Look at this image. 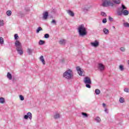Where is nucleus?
<instances>
[{"label":"nucleus","instance_id":"obj_4","mask_svg":"<svg viewBox=\"0 0 129 129\" xmlns=\"http://www.w3.org/2000/svg\"><path fill=\"white\" fill-rule=\"evenodd\" d=\"M127 9V8L125 7V6H124V5L123 4H122L120 7L118 8L117 10V14L118 15V16H121L124 10Z\"/></svg>","mask_w":129,"mask_h":129},{"label":"nucleus","instance_id":"obj_10","mask_svg":"<svg viewBox=\"0 0 129 129\" xmlns=\"http://www.w3.org/2000/svg\"><path fill=\"white\" fill-rule=\"evenodd\" d=\"M48 17H49V13L47 11L44 12L42 17L43 20H47V19H48Z\"/></svg>","mask_w":129,"mask_h":129},{"label":"nucleus","instance_id":"obj_49","mask_svg":"<svg viewBox=\"0 0 129 129\" xmlns=\"http://www.w3.org/2000/svg\"><path fill=\"white\" fill-rule=\"evenodd\" d=\"M113 28L114 29L115 27L114 26H113Z\"/></svg>","mask_w":129,"mask_h":129},{"label":"nucleus","instance_id":"obj_13","mask_svg":"<svg viewBox=\"0 0 129 129\" xmlns=\"http://www.w3.org/2000/svg\"><path fill=\"white\" fill-rule=\"evenodd\" d=\"M103 32L105 35H108L109 34V30L106 28H104L103 29Z\"/></svg>","mask_w":129,"mask_h":129},{"label":"nucleus","instance_id":"obj_50","mask_svg":"<svg viewBox=\"0 0 129 129\" xmlns=\"http://www.w3.org/2000/svg\"><path fill=\"white\" fill-rule=\"evenodd\" d=\"M53 12H55V10H53Z\"/></svg>","mask_w":129,"mask_h":129},{"label":"nucleus","instance_id":"obj_44","mask_svg":"<svg viewBox=\"0 0 129 129\" xmlns=\"http://www.w3.org/2000/svg\"><path fill=\"white\" fill-rule=\"evenodd\" d=\"M64 59H61L59 60V63H64Z\"/></svg>","mask_w":129,"mask_h":129},{"label":"nucleus","instance_id":"obj_36","mask_svg":"<svg viewBox=\"0 0 129 129\" xmlns=\"http://www.w3.org/2000/svg\"><path fill=\"white\" fill-rule=\"evenodd\" d=\"M90 84H86V87H87V88H91Z\"/></svg>","mask_w":129,"mask_h":129},{"label":"nucleus","instance_id":"obj_25","mask_svg":"<svg viewBox=\"0 0 129 129\" xmlns=\"http://www.w3.org/2000/svg\"><path fill=\"white\" fill-rule=\"evenodd\" d=\"M40 31H43V29L41 28V27H39L36 30V33L37 34H38L39 33Z\"/></svg>","mask_w":129,"mask_h":129},{"label":"nucleus","instance_id":"obj_29","mask_svg":"<svg viewBox=\"0 0 129 129\" xmlns=\"http://www.w3.org/2000/svg\"><path fill=\"white\" fill-rule=\"evenodd\" d=\"M119 102L120 103H123V102H124V99L122 97L120 98Z\"/></svg>","mask_w":129,"mask_h":129},{"label":"nucleus","instance_id":"obj_20","mask_svg":"<svg viewBox=\"0 0 129 129\" xmlns=\"http://www.w3.org/2000/svg\"><path fill=\"white\" fill-rule=\"evenodd\" d=\"M129 14L128 11L127 10H124L122 12V14H123L124 16H128Z\"/></svg>","mask_w":129,"mask_h":129},{"label":"nucleus","instance_id":"obj_23","mask_svg":"<svg viewBox=\"0 0 129 129\" xmlns=\"http://www.w3.org/2000/svg\"><path fill=\"white\" fill-rule=\"evenodd\" d=\"M19 17H21V18H23V17H25V14L23 13L22 12H20L18 13Z\"/></svg>","mask_w":129,"mask_h":129},{"label":"nucleus","instance_id":"obj_21","mask_svg":"<svg viewBox=\"0 0 129 129\" xmlns=\"http://www.w3.org/2000/svg\"><path fill=\"white\" fill-rule=\"evenodd\" d=\"M6 14L8 17H11L12 16V11L8 10L7 11Z\"/></svg>","mask_w":129,"mask_h":129},{"label":"nucleus","instance_id":"obj_9","mask_svg":"<svg viewBox=\"0 0 129 129\" xmlns=\"http://www.w3.org/2000/svg\"><path fill=\"white\" fill-rule=\"evenodd\" d=\"M105 67L102 63H98V69L100 70V71H103L105 69Z\"/></svg>","mask_w":129,"mask_h":129},{"label":"nucleus","instance_id":"obj_7","mask_svg":"<svg viewBox=\"0 0 129 129\" xmlns=\"http://www.w3.org/2000/svg\"><path fill=\"white\" fill-rule=\"evenodd\" d=\"M91 45L95 48H97V47L99 46V42H98L97 40H95L94 42L91 43Z\"/></svg>","mask_w":129,"mask_h":129},{"label":"nucleus","instance_id":"obj_41","mask_svg":"<svg viewBox=\"0 0 129 129\" xmlns=\"http://www.w3.org/2000/svg\"><path fill=\"white\" fill-rule=\"evenodd\" d=\"M109 21H110V22H113V18L110 16H109Z\"/></svg>","mask_w":129,"mask_h":129},{"label":"nucleus","instance_id":"obj_31","mask_svg":"<svg viewBox=\"0 0 129 129\" xmlns=\"http://www.w3.org/2000/svg\"><path fill=\"white\" fill-rule=\"evenodd\" d=\"M124 27L126 28H129V23H123Z\"/></svg>","mask_w":129,"mask_h":129},{"label":"nucleus","instance_id":"obj_24","mask_svg":"<svg viewBox=\"0 0 129 129\" xmlns=\"http://www.w3.org/2000/svg\"><path fill=\"white\" fill-rule=\"evenodd\" d=\"M82 115H83V117H88V114L85 112H82Z\"/></svg>","mask_w":129,"mask_h":129},{"label":"nucleus","instance_id":"obj_28","mask_svg":"<svg viewBox=\"0 0 129 129\" xmlns=\"http://www.w3.org/2000/svg\"><path fill=\"white\" fill-rule=\"evenodd\" d=\"M0 103H2V104L5 103V98L3 97L0 98Z\"/></svg>","mask_w":129,"mask_h":129},{"label":"nucleus","instance_id":"obj_43","mask_svg":"<svg viewBox=\"0 0 129 129\" xmlns=\"http://www.w3.org/2000/svg\"><path fill=\"white\" fill-rule=\"evenodd\" d=\"M51 24H54V25H56V20H52V21H51Z\"/></svg>","mask_w":129,"mask_h":129},{"label":"nucleus","instance_id":"obj_16","mask_svg":"<svg viewBox=\"0 0 129 129\" xmlns=\"http://www.w3.org/2000/svg\"><path fill=\"white\" fill-rule=\"evenodd\" d=\"M40 60L42 62L43 65H45L46 64V62H45V59H44V56L41 55L40 57Z\"/></svg>","mask_w":129,"mask_h":129},{"label":"nucleus","instance_id":"obj_14","mask_svg":"<svg viewBox=\"0 0 129 129\" xmlns=\"http://www.w3.org/2000/svg\"><path fill=\"white\" fill-rule=\"evenodd\" d=\"M59 43L60 45H65V44H66V40H65V39H61L60 40H59Z\"/></svg>","mask_w":129,"mask_h":129},{"label":"nucleus","instance_id":"obj_1","mask_svg":"<svg viewBox=\"0 0 129 129\" xmlns=\"http://www.w3.org/2000/svg\"><path fill=\"white\" fill-rule=\"evenodd\" d=\"M15 40H16L15 43L16 49L17 52L19 54V55H23L24 54V51H23V46H22V44L19 40V35L18 34H15L14 35Z\"/></svg>","mask_w":129,"mask_h":129},{"label":"nucleus","instance_id":"obj_47","mask_svg":"<svg viewBox=\"0 0 129 129\" xmlns=\"http://www.w3.org/2000/svg\"><path fill=\"white\" fill-rule=\"evenodd\" d=\"M84 11L85 12V11H87V9H84Z\"/></svg>","mask_w":129,"mask_h":129},{"label":"nucleus","instance_id":"obj_8","mask_svg":"<svg viewBox=\"0 0 129 129\" xmlns=\"http://www.w3.org/2000/svg\"><path fill=\"white\" fill-rule=\"evenodd\" d=\"M24 119H28V118H29V119H32V113L31 112H28L27 115H25L24 116Z\"/></svg>","mask_w":129,"mask_h":129},{"label":"nucleus","instance_id":"obj_26","mask_svg":"<svg viewBox=\"0 0 129 129\" xmlns=\"http://www.w3.org/2000/svg\"><path fill=\"white\" fill-rule=\"evenodd\" d=\"M119 69L120 70V71H123V70H124V68H123V66H122V64H120L119 67Z\"/></svg>","mask_w":129,"mask_h":129},{"label":"nucleus","instance_id":"obj_11","mask_svg":"<svg viewBox=\"0 0 129 129\" xmlns=\"http://www.w3.org/2000/svg\"><path fill=\"white\" fill-rule=\"evenodd\" d=\"M67 13L71 17H74L75 16V14H74V12H73L71 10H67Z\"/></svg>","mask_w":129,"mask_h":129},{"label":"nucleus","instance_id":"obj_2","mask_svg":"<svg viewBox=\"0 0 129 129\" xmlns=\"http://www.w3.org/2000/svg\"><path fill=\"white\" fill-rule=\"evenodd\" d=\"M78 31L79 32V35L81 37H84L87 35V31H86V28L84 27V25L81 24L78 28Z\"/></svg>","mask_w":129,"mask_h":129},{"label":"nucleus","instance_id":"obj_15","mask_svg":"<svg viewBox=\"0 0 129 129\" xmlns=\"http://www.w3.org/2000/svg\"><path fill=\"white\" fill-rule=\"evenodd\" d=\"M53 118L54 119H58V118H60V114L59 113H56L53 115Z\"/></svg>","mask_w":129,"mask_h":129},{"label":"nucleus","instance_id":"obj_34","mask_svg":"<svg viewBox=\"0 0 129 129\" xmlns=\"http://www.w3.org/2000/svg\"><path fill=\"white\" fill-rule=\"evenodd\" d=\"M95 119H96L97 122H100V120H101V119H100V118L99 117H96Z\"/></svg>","mask_w":129,"mask_h":129},{"label":"nucleus","instance_id":"obj_37","mask_svg":"<svg viewBox=\"0 0 129 129\" xmlns=\"http://www.w3.org/2000/svg\"><path fill=\"white\" fill-rule=\"evenodd\" d=\"M19 97H20V100L23 101V100H24V99H25V98H24V97L23 96V95H20L19 96Z\"/></svg>","mask_w":129,"mask_h":129},{"label":"nucleus","instance_id":"obj_32","mask_svg":"<svg viewBox=\"0 0 129 129\" xmlns=\"http://www.w3.org/2000/svg\"><path fill=\"white\" fill-rule=\"evenodd\" d=\"M124 27L126 28H129V23H123Z\"/></svg>","mask_w":129,"mask_h":129},{"label":"nucleus","instance_id":"obj_3","mask_svg":"<svg viewBox=\"0 0 129 129\" xmlns=\"http://www.w3.org/2000/svg\"><path fill=\"white\" fill-rule=\"evenodd\" d=\"M73 76V74L72 73V70H68L63 74V77L66 79L70 80L72 79Z\"/></svg>","mask_w":129,"mask_h":129},{"label":"nucleus","instance_id":"obj_17","mask_svg":"<svg viewBox=\"0 0 129 129\" xmlns=\"http://www.w3.org/2000/svg\"><path fill=\"white\" fill-rule=\"evenodd\" d=\"M7 78H8L9 80H12L13 78V76H12V74L10 73V72H8L7 74Z\"/></svg>","mask_w":129,"mask_h":129},{"label":"nucleus","instance_id":"obj_12","mask_svg":"<svg viewBox=\"0 0 129 129\" xmlns=\"http://www.w3.org/2000/svg\"><path fill=\"white\" fill-rule=\"evenodd\" d=\"M76 68H77V70L80 76H82V73H83V71L82 70H81L80 67H77Z\"/></svg>","mask_w":129,"mask_h":129},{"label":"nucleus","instance_id":"obj_38","mask_svg":"<svg viewBox=\"0 0 129 129\" xmlns=\"http://www.w3.org/2000/svg\"><path fill=\"white\" fill-rule=\"evenodd\" d=\"M107 22V20H106V18H104L102 20L103 24H106Z\"/></svg>","mask_w":129,"mask_h":129},{"label":"nucleus","instance_id":"obj_22","mask_svg":"<svg viewBox=\"0 0 129 129\" xmlns=\"http://www.w3.org/2000/svg\"><path fill=\"white\" fill-rule=\"evenodd\" d=\"M95 93H96V94L97 95H98L99 94H100V90L98 89H96L95 90Z\"/></svg>","mask_w":129,"mask_h":129},{"label":"nucleus","instance_id":"obj_33","mask_svg":"<svg viewBox=\"0 0 129 129\" xmlns=\"http://www.w3.org/2000/svg\"><path fill=\"white\" fill-rule=\"evenodd\" d=\"M49 37H50V35H49V34H48V33H46V34H45L44 35V38H45V39H48V38H49Z\"/></svg>","mask_w":129,"mask_h":129},{"label":"nucleus","instance_id":"obj_35","mask_svg":"<svg viewBox=\"0 0 129 129\" xmlns=\"http://www.w3.org/2000/svg\"><path fill=\"white\" fill-rule=\"evenodd\" d=\"M101 15L102 16V17H106V13L103 12H101Z\"/></svg>","mask_w":129,"mask_h":129},{"label":"nucleus","instance_id":"obj_45","mask_svg":"<svg viewBox=\"0 0 129 129\" xmlns=\"http://www.w3.org/2000/svg\"><path fill=\"white\" fill-rule=\"evenodd\" d=\"M104 111L106 112V113H108V112L107 111V108H105Z\"/></svg>","mask_w":129,"mask_h":129},{"label":"nucleus","instance_id":"obj_27","mask_svg":"<svg viewBox=\"0 0 129 129\" xmlns=\"http://www.w3.org/2000/svg\"><path fill=\"white\" fill-rule=\"evenodd\" d=\"M45 44V41L40 40L39 41V45H44Z\"/></svg>","mask_w":129,"mask_h":129},{"label":"nucleus","instance_id":"obj_39","mask_svg":"<svg viewBox=\"0 0 129 129\" xmlns=\"http://www.w3.org/2000/svg\"><path fill=\"white\" fill-rule=\"evenodd\" d=\"M5 25V23H4V20H1L0 21V26H4Z\"/></svg>","mask_w":129,"mask_h":129},{"label":"nucleus","instance_id":"obj_48","mask_svg":"<svg viewBox=\"0 0 129 129\" xmlns=\"http://www.w3.org/2000/svg\"><path fill=\"white\" fill-rule=\"evenodd\" d=\"M128 65H129V60H128Z\"/></svg>","mask_w":129,"mask_h":129},{"label":"nucleus","instance_id":"obj_19","mask_svg":"<svg viewBox=\"0 0 129 129\" xmlns=\"http://www.w3.org/2000/svg\"><path fill=\"white\" fill-rule=\"evenodd\" d=\"M113 3L116 5H119L120 4V0H112Z\"/></svg>","mask_w":129,"mask_h":129},{"label":"nucleus","instance_id":"obj_5","mask_svg":"<svg viewBox=\"0 0 129 129\" xmlns=\"http://www.w3.org/2000/svg\"><path fill=\"white\" fill-rule=\"evenodd\" d=\"M103 3L102 4V7H106L110 6L111 7H113L114 4L112 2H110L109 0H102Z\"/></svg>","mask_w":129,"mask_h":129},{"label":"nucleus","instance_id":"obj_18","mask_svg":"<svg viewBox=\"0 0 129 129\" xmlns=\"http://www.w3.org/2000/svg\"><path fill=\"white\" fill-rule=\"evenodd\" d=\"M27 53L29 55H32V53H33V49L28 48L27 49Z\"/></svg>","mask_w":129,"mask_h":129},{"label":"nucleus","instance_id":"obj_40","mask_svg":"<svg viewBox=\"0 0 129 129\" xmlns=\"http://www.w3.org/2000/svg\"><path fill=\"white\" fill-rule=\"evenodd\" d=\"M120 51H121L122 52H124V51H125V48H124V47H120Z\"/></svg>","mask_w":129,"mask_h":129},{"label":"nucleus","instance_id":"obj_6","mask_svg":"<svg viewBox=\"0 0 129 129\" xmlns=\"http://www.w3.org/2000/svg\"><path fill=\"white\" fill-rule=\"evenodd\" d=\"M84 82L85 84H91V80L90 78L86 77L84 78Z\"/></svg>","mask_w":129,"mask_h":129},{"label":"nucleus","instance_id":"obj_42","mask_svg":"<svg viewBox=\"0 0 129 129\" xmlns=\"http://www.w3.org/2000/svg\"><path fill=\"white\" fill-rule=\"evenodd\" d=\"M124 91L125 92H127V93H129V89L127 88H125L124 89Z\"/></svg>","mask_w":129,"mask_h":129},{"label":"nucleus","instance_id":"obj_46","mask_svg":"<svg viewBox=\"0 0 129 129\" xmlns=\"http://www.w3.org/2000/svg\"><path fill=\"white\" fill-rule=\"evenodd\" d=\"M103 106L104 107H105V106H106V104H105V103H103Z\"/></svg>","mask_w":129,"mask_h":129},{"label":"nucleus","instance_id":"obj_30","mask_svg":"<svg viewBox=\"0 0 129 129\" xmlns=\"http://www.w3.org/2000/svg\"><path fill=\"white\" fill-rule=\"evenodd\" d=\"M4 43V38H3V37H0V44L1 45H3Z\"/></svg>","mask_w":129,"mask_h":129}]
</instances>
